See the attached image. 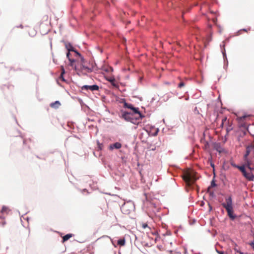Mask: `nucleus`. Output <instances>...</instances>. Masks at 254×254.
I'll return each instance as SVG.
<instances>
[{
	"label": "nucleus",
	"mask_w": 254,
	"mask_h": 254,
	"mask_svg": "<svg viewBox=\"0 0 254 254\" xmlns=\"http://www.w3.org/2000/svg\"><path fill=\"white\" fill-rule=\"evenodd\" d=\"M222 206L227 211L228 216L232 220H234L236 216L234 214L232 198L231 196L225 198V202L222 203Z\"/></svg>",
	"instance_id": "f257e3e1"
},
{
	"label": "nucleus",
	"mask_w": 254,
	"mask_h": 254,
	"mask_svg": "<svg viewBox=\"0 0 254 254\" xmlns=\"http://www.w3.org/2000/svg\"><path fill=\"white\" fill-rule=\"evenodd\" d=\"M233 166L238 168L242 173L245 178L248 181H253L254 180V175L252 173V171H250V172H247L244 166H240L236 165H233Z\"/></svg>",
	"instance_id": "f03ea898"
},
{
	"label": "nucleus",
	"mask_w": 254,
	"mask_h": 254,
	"mask_svg": "<svg viewBox=\"0 0 254 254\" xmlns=\"http://www.w3.org/2000/svg\"><path fill=\"white\" fill-rule=\"evenodd\" d=\"M122 117L126 121L130 122L134 124H137L139 123L138 118L134 117L133 113L125 112L122 115Z\"/></svg>",
	"instance_id": "7ed1b4c3"
},
{
	"label": "nucleus",
	"mask_w": 254,
	"mask_h": 254,
	"mask_svg": "<svg viewBox=\"0 0 254 254\" xmlns=\"http://www.w3.org/2000/svg\"><path fill=\"white\" fill-rule=\"evenodd\" d=\"M194 176L191 175L190 173H187L183 176V180L185 181L186 184L190 187L196 180Z\"/></svg>",
	"instance_id": "20e7f679"
},
{
	"label": "nucleus",
	"mask_w": 254,
	"mask_h": 254,
	"mask_svg": "<svg viewBox=\"0 0 254 254\" xmlns=\"http://www.w3.org/2000/svg\"><path fill=\"white\" fill-rule=\"evenodd\" d=\"M133 209V206L130 203H124L121 207V210L125 214H129Z\"/></svg>",
	"instance_id": "39448f33"
},
{
	"label": "nucleus",
	"mask_w": 254,
	"mask_h": 254,
	"mask_svg": "<svg viewBox=\"0 0 254 254\" xmlns=\"http://www.w3.org/2000/svg\"><path fill=\"white\" fill-rule=\"evenodd\" d=\"M246 166L250 171L254 170V154L253 157L249 158L245 161Z\"/></svg>",
	"instance_id": "423d86ee"
},
{
	"label": "nucleus",
	"mask_w": 254,
	"mask_h": 254,
	"mask_svg": "<svg viewBox=\"0 0 254 254\" xmlns=\"http://www.w3.org/2000/svg\"><path fill=\"white\" fill-rule=\"evenodd\" d=\"M99 89V87L97 85H84L81 87L82 90H90L92 91H98Z\"/></svg>",
	"instance_id": "0eeeda50"
},
{
	"label": "nucleus",
	"mask_w": 254,
	"mask_h": 254,
	"mask_svg": "<svg viewBox=\"0 0 254 254\" xmlns=\"http://www.w3.org/2000/svg\"><path fill=\"white\" fill-rule=\"evenodd\" d=\"M65 48L67 50L68 52H70V51H72L75 52L76 55H78L79 56H81V55L77 52L76 50H74V48L72 47V46L69 44H65Z\"/></svg>",
	"instance_id": "6e6552de"
},
{
	"label": "nucleus",
	"mask_w": 254,
	"mask_h": 254,
	"mask_svg": "<svg viewBox=\"0 0 254 254\" xmlns=\"http://www.w3.org/2000/svg\"><path fill=\"white\" fill-rule=\"evenodd\" d=\"M131 110L133 112V114H134V117H137L138 120L141 119L142 116L140 112L139 111L138 108L133 107Z\"/></svg>",
	"instance_id": "1a4fd4ad"
},
{
	"label": "nucleus",
	"mask_w": 254,
	"mask_h": 254,
	"mask_svg": "<svg viewBox=\"0 0 254 254\" xmlns=\"http://www.w3.org/2000/svg\"><path fill=\"white\" fill-rule=\"evenodd\" d=\"M214 149L218 151L219 153H221L224 151V149L221 146L220 143H215L214 144Z\"/></svg>",
	"instance_id": "9d476101"
},
{
	"label": "nucleus",
	"mask_w": 254,
	"mask_h": 254,
	"mask_svg": "<svg viewBox=\"0 0 254 254\" xmlns=\"http://www.w3.org/2000/svg\"><path fill=\"white\" fill-rule=\"evenodd\" d=\"M253 149V147L252 146H248L246 148V152L245 154L244 155V160H247L249 158L248 157L249 154H250L251 152L252 151V149Z\"/></svg>",
	"instance_id": "9b49d317"
},
{
	"label": "nucleus",
	"mask_w": 254,
	"mask_h": 254,
	"mask_svg": "<svg viewBox=\"0 0 254 254\" xmlns=\"http://www.w3.org/2000/svg\"><path fill=\"white\" fill-rule=\"evenodd\" d=\"M122 147V144L120 142H116L110 146V148L113 149V148L120 149Z\"/></svg>",
	"instance_id": "f8f14e48"
},
{
	"label": "nucleus",
	"mask_w": 254,
	"mask_h": 254,
	"mask_svg": "<svg viewBox=\"0 0 254 254\" xmlns=\"http://www.w3.org/2000/svg\"><path fill=\"white\" fill-rule=\"evenodd\" d=\"M61 69L62 72H61V75L59 77V80H61L63 81H65V80L64 77V74L65 73V70H64V66L62 65L61 66Z\"/></svg>",
	"instance_id": "ddd939ff"
},
{
	"label": "nucleus",
	"mask_w": 254,
	"mask_h": 254,
	"mask_svg": "<svg viewBox=\"0 0 254 254\" xmlns=\"http://www.w3.org/2000/svg\"><path fill=\"white\" fill-rule=\"evenodd\" d=\"M73 236L72 234H68L65 235L63 237V242L64 243V242L67 241L68 239H69L70 238H71Z\"/></svg>",
	"instance_id": "4468645a"
},
{
	"label": "nucleus",
	"mask_w": 254,
	"mask_h": 254,
	"mask_svg": "<svg viewBox=\"0 0 254 254\" xmlns=\"http://www.w3.org/2000/svg\"><path fill=\"white\" fill-rule=\"evenodd\" d=\"M60 105H61V104H60V102L58 101H57L54 103H51L50 105V106L52 108H58L60 106Z\"/></svg>",
	"instance_id": "2eb2a0df"
},
{
	"label": "nucleus",
	"mask_w": 254,
	"mask_h": 254,
	"mask_svg": "<svg viewBox=\"0 0 254 254\" xmlns=\"http://www.w3.org/2000/svg\"><path fill=\"white\" fill-rule=\"evenodd\" d=\"M216 186L214 180L212 181L211 182V185L208 188V192L210 193V194H212L213 192L210 191L211 188L212 187H214Z\"/></svg>",
	"instance_id": "dca6fc26"
},
{
	"label": "nucleus",
	"mask_w": 254,
	"mask_h": 254,
	"mask_svg": "<svg viewBox=\"0 0 254 254\" xmlns=\"http://www.w3.org/2000/svg\"><path fill=\"white\" fill-rule=\"evenodd\" d=\"M66 57L70 63V65L73 66V63L75 62V60L70 58V57H70V53L69 52H67V53L66 54Z\"/></svg>",
	"instance_id": "f3484780"
},
{
	"label": "nucleus",
	"mask_w": 254,
	"mask_h": 254,
	"mask_svg": "<svg viewBox=\"0 0 254 254\" xmlns=\"http://www.w3.org/2000/svg\"><path fill=\"white\" fill-rule=\"evenodd\" d=\"M9 209L8 207L4 206L2 207L1 210V213L7 214L9 212Z\"/></svg>",
	"instance_id": "a211bd4d"
},
{
	"label": "nucleus",
	"mask_w": 254,
	"mask_h": 254,
	"mask_svg": "<svg viewBox=\"0 0 254 254\" xmlns=\"http://www.w3.org/2000/svg\"><path fill=\"white\" fill-rule=\"evenodd\" d=\"M229 123V122H228V124ZM227 124V118L225 117H224L222 120V123L220 125V126L222 127H223L226 125Z\"/></svg>",
	"instance_id": "6ab92c4d"
},
{
	"label": "nucleus",
	"mask_w": 254,
	"mask_h": 254,
	"mask_svg": "<svg viewBox=\"0 0 254 254\" xmlns=\"http://www.w3.org/2000/svg\"><path fill=\"white\" fill-rule=\"evenodd\" d=\"M125 244V240L124 239H120L118 241V245L123 246Z\"/></svg>",
	"instance_id": "aec40b11"
},
{
	"label": "nucleus",
	"mask_w": 254,
	"mask_h": 254,
	"mask_svg": "<svg viewBox=\"0 0 254 254\" xmlns=\"http://www.w3.org/2000/svg\"><path fill=\"white\" fill-rule=\"evenodd\" d=\"M108 81L112 84L114 86H117V84L116 83V80L115 78H110L108 80Z\"/></svg>",
	"instance_id": "412c9836"
},
{
	"label": "nucleus",
	"mask_w": 254,
	"mask_h": 254,
	"mask_svg": "<svg viewBox=\"0 0 254 254\" xmlns=\"http://www.w3.org/2000/svg\"><path fill=\"white\" fill-rule=\"evenodd\" d=\"M124 106L125 107L130 109L131 110H132V109L134 107L131 104H127V103H125L124 104Z\"/></svg>",
	"instance_id": "4be33fe9"
},
{
	"label": "nucleus",
	"mask_w": 254,
	"mask_h": 254,
	"mask_svg": "<svg viewBox=\"0 0 254 254\" xmlns=\"http://www.w3.org/2000/svg\"><path fill=\"white\" fill-rule=\"evenodd\" d=\"M249 116H243L242 117H239V119L240 121H243L246 118H249Z\"/></svg>",
	"instance_id": "5701e85b"
},
{
	"label": "nucleus",
	"mask_w": 254,
	"mask_h": 254,
	"mask_svg": "<svg viewBox=\"0 0 254 254\" xmlns=\"http://www.w3.org/2000/svg\"><path fill=\"white\" fill-rule=\"evenodd\" d=\"M185 86V83L183 82H181L179 84H178V87L180 88H181L182 87H184Z\"/></svg>",
	"instance_id": "b1692460"
},
{
	"label": "nucleus",
	"mask_w": 254,
	"mask_h": 254,
	"mask_svg": "<svg viewBox=\"0 0 254 254\" xmlns=\"http://www.w3.org/2000/svg\"><path fill=\"white\" fill-rule=\"evenodd\" d=\"M232 129V127H231V126H229V127H227V128H226L227 133H228V132L229 131H230Z\"/></svg>",
	"instance_id": "393cba45"
},
{
	"label": "nucleus",
	"mask_w": 254,
	"mask_h": 254,
	"mask_svg": "<svg viewBox=\"0 0 254 254\" xmlns=\"http://www.w3.org/2000/svg\"><path fill=\"white\" fill-rule=\"evenodd\" d=\"M147 226H148V225L146 223H144L142 224V227L144 229L146 228Z\"/></svg>",
	"instance_id": "a878e982"
},
{
	"label": "nucleus",
	"mask_w": 254,
	"mask_h": 254,
	"mask_svg": "<svg viewBox=\"0 0 254 254\" xmlns=\"http://www.w3.org/2000/svg\"><path fill=\"white\" fill-rule=\"evenodd\" d=\"M250 245L253 247V248L254 250V242L251 243Z\"/></svg>",
	"instance_id": "bb28decb"
},
{
	"label": "nucleus",
	"mask_w": 254,
	"mask_h": 254,
	"mask_svg": "<svg viewBox=\"0 0 254 254\" xmlns=\"http://www.w3.org/2000/svg\"><path fill=\"white\" fill-rule=\"evenodd\" d=\"M217 253L219 254H224V252H222V251H217Z\"/></svg>",
	"instance_id": "cd10ccee"
},
{
	"label": "nucleus",
	"mask_w": 254,
	"mask_h": 254,
	"mask_svg": "<svg viewBox=\"0 0 254 254\" xmlns=\"http://www.w3.org/2000/svg\"><path fill=\"white\" fill-rule=\"evenodd\" d=\"M208 146V143L206 142V144H205V148H206Z\"/></svg>",
	"instance_id": "c85d7f7f"
},
{
	"label": "nucleus",
	"mask_w": 254,
	"mask_h": 254,
	"mask_svg": "<svg viewBox=\"0 0 254 254\" xmlns=\"http://www.w3.org/2000/svg\"><path fill=\"white\" fill-rule=\"evenodd\" d=\"M211 166L214 168V165L213 164H211Z\"/></svg>",
	"instance_id": "c756f323"
},
{
	"label": "nucleus",
	"mask_w": 254,
	"mask_h": 254,
	"mask_svg": "<svg viewBox=\"0 0 254 254\" xmlns=\"http://www.w3.org/2000/svg\"><path fill=\"white\" fill-rule=\"evenodd\" d=\"M103 237H106V238H110V237H109L107 236H103Z\"/></svg>",
	"instance_id": "7c9ffc66"
}]
</instances>
